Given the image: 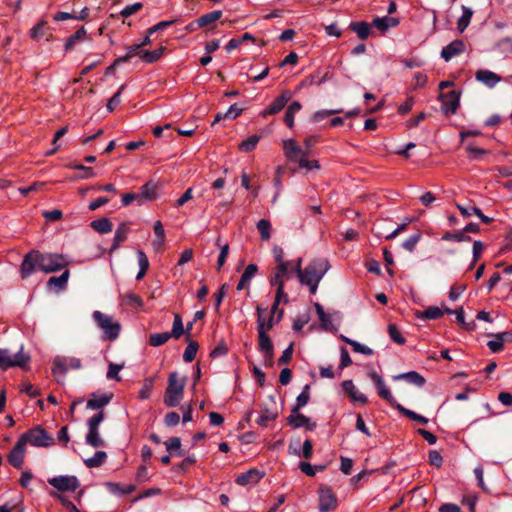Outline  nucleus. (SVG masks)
<instances>
[{
    "label": "nucleus",
    "instance_id": "obj_1",
    "mask_svg": "<svg viewBox=\"0 0 512 512\" xmlns=\"http://www.w3.org/2000/svg\"><path fill=\"white\" fill-rule=\"evenodd\" d=\"M69 265L67 257L58 253H41L32 249L27 252L20 264L19 274L22 279H27L37 270L46 274L58 272Z\"/></svg>",
    "mask_w": 512,
    "mask_h": 512
},
{
    "label": "nucleus",
    "instance_id": "obj_2",
    "mask_svg": "<svg viewBox=\"0 0 512 512\" xmlns=\"http://www.w3.org/2000/svg\"><path fill=\"white\" fill-rule=\"evenodd\" d=\"M329 262L326 259H314L304 269L299 277L302 285L309 287L310 293L315 294L318 285L329 269Z\"/></svg>",
    "mask_w": 512,
    "mask_h": 512
},
{
    "label": "nucleus",
    "instance_id": "obj_3",
    "mask_svg": "<svg viewBox=\"0 0 512 512\" xmlns=\"http://www.w3.org/2000/svg\"><path fill=\"white\" fill-rule=\"evenodd\" d=\"M186 380V377L179 378L176 371L169 373L168 385L163 398L167 407H176L183 399Z\"/></svg>",
    "mask_w": 512,
    "mask_h": 512
},
{
    "label": "nucleus",
    "instance_id": "obj_4",
    "mask_svg": "<svg viewBox=\"0 0 512 512\" xmlns=\"http://www.w3.org/2000/svg\"><path fill=\"white\" fill-rule=\"evenodd\" d=\"M19 439L34 447H50L55 444L54 438L42 426L37 425L20 435Z\"/></svg>",
    "mask_w": 512,
    "mask_h": 512
},
{
    "label": "nucleus",
    "instance_id": "obj_5",
    "mask_svg": "<svg viewBox=\"0 0 512 512\" xmlns=\"http://www.w3.org/2000/svg\"><path fill=\"white\" fill-rule=\"evenodd\" d=\"M29 362L30 356L24 353L23 348L15 354H12L8 349H0V369L3 371L13 367L26 369Z\"/></svg>",
    "mask_w": 512,
    "mask_h": 512
},
{
    "label": "nucleus",
    "instance_id": "obj_6",
    "mask_svg": "<svg viewBox=\"0 0 512 512\" xmlns=\"http://www.w3.org/2000/svg\"><path fill=\"white\" fill-rule=\"evenodd\" d=\"M105 414L101 410L87 421L88 432L85 437V442L87 445L93 448H99L105 446V441L100 436L99 426L101 422L104 420Z\"/></svg>",
    "mask_w": 512,
    "mask_h": 512
},
{
    "label": "nucleus",
    "instance_id": "obj_7",
    "mask_svg": "<svg viewBox=\"0 0 512 512\" xmlns=\"http://www.w3.org/2000/svg\"><path fill=\"white\" fill-rule=\"evenodd\" d=\"M93 319L104 332V337L110 341L115 340L120 333L121 325L119 322L113 321V318L100 311L93 312Z\"/></svg>",
    "mask_w": 512,
    "mask_h": 512
},
{
    "label": "nucleus",
    "instance_id": "obj_8",
    "mask_svg": "<svg viewBox=\"0 0 512 512\" xmlns=\"http://www.w3.org/2000/svg\"><path fill=\"white\" fill-rule=\"evenodd\" d=\"M81 366L82 364L79 358H66L57 356L53 360L52 374L56 378L57 382L60 383V378H64L69 368L80 369Z\"/></svg>",
    "mask_w": 512,
    "mask_h": 512
},
{
    "label": "nucleus",
    "instance_id": "obj_9",
    "mask_svg": "<svg viewBox=\"0 0 512 512\" xmlns=\"http://www.w3.org/2000/svg\"><path fill=\"white\" fill-rule=\"evenodd\" d=\"M319 512H331L338 506V499L333 490L327 485H320L318 489Z\"/></svg>",
    "mask_w": 512,
    "mask_h": 512
},
{
    "label": "nucleus",
    "instance_id": "obj_10",
    "mask_svg": "<svg viewBox=\"0 0 512 512\" xmlns=\"http://www.w3.org/2000/svg\"><path fill=\"white\" fill-rule=\"evenodd\" d=\"M441 100V110L445 115L455 114L460 106V93L456 90H451L448 93H441L439 95Z\"/></svg>",
    "mask_w": 512,
    "mask_h": 512
},
{
    "label": "nucleus",
    "instance_id": "obj_11",
    "mask_svg": "<svg viewBox=\"0 0 512 512\" xmlns=\"http://www.w3.org/2000/svg\"><path fill=\"white\" fill-rule=\"evenodd\" d=\"M48 483L59 491L74 492L80 485L76 476L61 475L48 479Z\"/></svg>",
    "mask_w": 512,
    "mask_h": 512
},
{
    "label": "nucleus",
    "instance_id": "obj_12",
    "mask_svg": "<svg viewBox=\"0 0 512 512\" xmlns=\"http://www.w3.org/2000/svg\"><path fill=\"white\" fill-rule=\"evenodd\" d=\"M286 422L294 429L304 427L307 431H314L317 427L316 422H312L309 417L299 411L291 412V414L286 418Z\"/></svg>",
    "mask_w": 512,
    "mask_h": 512
},
{
    "label": "nucleus",
    "instance_id": "obj_13",
    "mask_svg": "<svg viewBox=\"0 0 512 512\" xmlns=\"http://www.w3.org/2000/svg\"><path fill=\"white\" fill-rule=\"evenodd\" d=\"M387 220L388 219H383L374 225L372 231H373L374 235L377 236L378 238H385L386 240L393 239L397 235H399L401 232L405 231L407 229L408 224L411 223V221H412L411 218H406L405 221L403 223H401L400 225H398L393 231H391L389 233H383L382 225H384Z\"/></svg>",
    "mask_w": 512,
    "mask_h": 512
},
{
    "label": "nucleus",
    "instance_id": "obj_14",
    "mask_svg": "<svg viewBox=\"0 0 512 512\" xmlns=\"http://www.w3.org/2000/svg\"><path fill=\"white\" fill-rule=\"evenodd\" d=\"M26 445L18 439L8 454V462L16 469H21L24 464Z\"/></svg>",
    "mask_w": 512,
    "mask_h": 512
},
{
    "label": "nucleus",
    "instance_id": "obj_15",
    "mask_svg": "<svg viewBox=\"0 0 512 512\" xmlns=\"http://www.w3.org/2000/svg\"><path fill=\"white\" fill-rule=\"evenodd\" d=\"M290 98H291V93L288 90L282 92L278 97H276L272 101V103L266 109H264L260 113V115L263 118H266L269 115H275V114L279 113L286 106V104L290 100Z\"/></svg>",
    "mask_w": 512,
    "mask_h": 512
},
{
    "label": "nucleus",
    "instance_id": "obj_16",
    "mask_svg": "<svg viewBox=\"0 0 512 512\" xmlns=\"http://www.w3.org/2000/svg\"><path fill=\"white\" fill-rule=\"evenodd\" d=\"M466 45L463 40L456 39L449 43L448 45L444 46L441 51V57L445 61H450L453 57L458 56L465 52Z\"/></svg>",
    "mask_w": 512,
    "mask_h": 512
},
{
    "label": "nucleus",
    "instance_id": "obj_17",
    "mask_svg": "<svg viewBox=\"0 0 512 512\" xmlns=\"http://www.w3.org/2000/svg\"><path fill=\"white\" fill-rule=\"evenodd\" d=\"M258 332V347L261 352L268 358L270 365H272L274 357V347L268 333L264 332L263 328H260Z\"/></svg>",
    "mask_w": 512,
    "mask_h": 512
},
{
    "label": "nucleus",
    "instance_id": "obj_18",
    "mask_svg": "<svg viewBox=\"0 0 512 512\" xmlns=\"http://www.w3.org/2000/svg\"><path fill=\"white\" fill-rule=\"evenodd\" d=\"M264 475V472H261L256 468H251L245 473L238 475L235 479V483L240 486L255 485L264 477Z\"/></svg>",
    "mask_w": 512,
    "mask_h": 512
},
{
    "label": "nucleus",
    "instance_id": "obj_19",
    "mask_svg": "<svg viewBox=\"0 0 512 512\" xmlns=\"http://www.w3.org/2000/svg\"><path fill=\"white\" fill-rule=\"evenodd\" d=\"M291 278V267L276 265L273 269V273L269 278V284L271 286L284 285V279Z\"/></svg>",
    "mask_w": 512,
    "mask_h": 512
},
{
    "label": "nucleus",
    "instance_id": "obj_20",
    "mask_svg": "<svg viewBox=\"0 0 512 512\" xmlns=\"http://www.w3.org/2000/svg\"><path fill=\"white\" fill-rule=\"evenodd\" d=\"M452 312H453V310L450 308H447V307L444 310H442L441 308H439L437 306H429L428 308H426L423 311H418L416 313V317L418 319L434 320V319L441 318L445 313L452 314Z\"/></svg>",
    "mask_w": 512,
    "mask_h": 512
},
{
    "label": "nucleus",
    "instance_id": "obj_21",
    "mask_svg": "<svg viewBox=\"0 0 512 512\" xmlns=\"http://www.w3.org/2000/svg\"><path fill=\"white\" fill-rule=\"evenodd\" d=\"M257 312V331H260V328L262 326L264 332L268 333L274 325H276L275 315H269L268 319L266 320L264 318V313L266 312V309L262 308L261 306L256 307Z\"/></svg>",
    "mask_w": 512,
    "mask_h": 512
},
{
    "label": "nucleus",
    "instance_id": "obj_22",
    "mask_svg": "<svg viewBox=\"0 0 512 512\" xmlns=\"http://www.w3.org/2000/svg\"><path fill=\"white\" fill-rule=\"evenodd\" d=\"M342 388L344 392L349 395L352 401L359 402L361 404L368 403V398L357 390L352 380L343 381Z\"/></svg>",
    "mask_w": 512,
    "mask_h": 512
},
{
    "label": "nucleus",
    "instance_id": "obj_23",
    "mask_svg": "<svg viewBox=\"0 0 512 512\" xmlns=\"http://www.w3.org/2000/svg\"><path fill=\"white\" fill-rule=\"evenodd\" d=\"M285 156L289 161L296 162V160L305 152L295 140L288 139L283 143Z\"/></svg>",
    "mask_w": 512,
    "mask_h": 512
},
{
    "label": "nucleus",
    "instance_id": "obj_24",
    "mask_svg": "<svg viewBox=\"0 0 512 512\" xmlns=\"http://www.w3.org/2000/svg\"><path fill=\"white\" fill-rule=\"evenodd\" d=\"M130 232L129 225L127 223H121L114 235L113 244L109 250V254H112L118 247L126 241L128 234Z\"/></svg>",
    "mask_w": 512,
    "mask_h": 512
},
{
    "label": "nucleus",
    "instance_id": "obj_25",
    "mask_svg": "<svg viewBox=\"0 0 512 512\" xmlns=\"http://www.w3.org/2000/svg\"><path fill=\"white\" fill-rule=\"evenodd\" d=\"M475 78L490 88L494 87L501 81V77L499 75L489 70L476 71Z\"/></svg>",
    "mask_w": 512,
    "mask_h": 512
},
{
    "label": "nucleus",
    "instance_id": "obj_26",
    "mask_svg": "<svg viewBox=\"0 0 512 512\" xmlns=\"http://www.w3.org/2000/svg\"><path fill=\"white\" fill-rule=\"evenodd\" d=\"M112 398V393L102 395L92 394V397L87 400L86 406L87 408L93 410L102 409L104 406L110 403Z\"/></svg>",
    "mask_w": 512,
    "mask_h": 512
},
{
    "label": "nucleus",
    "instance_id": "obj_27",
    "mask_svg": "<svg viewBox=\"0 0 512 512\" xmlns=\"http://www.w3.org/2000/svg\"><path fill=\"white\" fill-rule=\"evenodd\" d=\"M394 380H405L417 387H423L426 383V379L416 371H409L393 376Z\"/></svg>",
    "mask_w": 512,
    "mask_h": 512
},
{
    "label": "nucleus",
    "instance_id": "obj_28",
    "mask_svg": "<svg viewBox=\"0 0 512 512\" xmlns=\"http://www.w3.org/2000/svg\"><path fill=\"white\" fill-rule=\"evenodd\" d=\"M70 277V271L65 269V271L60 276H52L47 281V287H54L56 291H62L66 288L68 280Z\"/></svg>",
    "mask_w": 512,
    "mask_h": 512
},
{
    "label": "nucleus",
    "instance_id": "obj_29",
    "mask_svg": "<svg viewBox=\"0 0 512 512\" xmlns=\"http://www.w3.org/2000/svg\"><path fill=\"white\" fill-rule=\"evenodd\" d=\"M106 487L112 494L118 495V496L129 495L132 492H134L136 489V486L134 484L122 485L120 483H115V482H107Z\"/></svg>",
    "mask_w": 512,
    "mask_h": 512
},
{
    "label": "nucleus",
    "instance_id": "obj_30",
    "mask_svg": "<svg viewBox=\"0 0 512 512\" xmlns=\"http://www.w3.org/2000/svg\"><path fill=\"white\" fill-rule=\"evenodd\" d=\"M349 29L355 32L361 40L367 39L371 33V25L365 21L351 22Z\"/></svg>",
    "mask_w": 512,
    "mask_h": 512
},
{
    "label": "nucleus",
    "instance_id": "obj_31",
    "mask_svg": "<svg viewBox=\"0 0 512 512\" xmlns=\"http://www.w3.org/2000/svg\"><path fill=\"white\" fill-rule=\"evenodd\" d=\"M257 271H258V266L256 264H253V263L249 264L245 268L243 274L240 277V280L237 284V290H242L246 286H248L250 280L256 275Z\"/></svg>",
    "mask_w": 512,
    "mask_h": 512
},
{
    "label": "nucleus",
    "instance_id": "obj_32",
    "mask_svg": "<svg viewBox=\"0 0 512 512\" xmlns=\"http://www.w3.org/2000/svg\"><path fill=\"white\" fill-rule=\"evenodd\" d=\"M157 186L152 181L145 183L140 187V192L137 193L139 195V199L152 201L157 198Z\"/></svg>",
    "mask_w": 512,
    "mask_h": 512
},
{
    "label": "nucleus",
    "instance_id": "obj_33",
    "mask_svg": "<svg viewBox=\"0 0 512 512\" xmlns=\"http://www.w3.org/2000/svg\"><path fill=\"white\" fill-rule=\"evenodd\" d=\"M278 417V412L271 410L267 407L261 408L260 415L256 423L261 427H267L269 422L275 421Z\"/></svg>",
    "mask_w": 512,
    "mask_h": 512
},
{
    "label": "nucleus",
    "instance_id": "obj_34",
    "mask_svg": "<svg viewBox=\"0 0 512 512\" xmlns=\"http://www.w3.org/2000/svg\"><path fill=\"white\" fill-rule=\"evenodd\" d=\"M121 304L131 308H141L143 307L144 302L139 295L133 292H128L121 295Z\"/></svg>",
    "mask_w": 512,
    "mask_h": 512
},
{
    "label": "nucleus",
    "instance_id": "obj_35",
    "mask_svg": "<svg viewBox=\"0 0 512 512\" xmlns=\"http://www.w3.org/2000/svg\"><path fill=\"white\" fill-rule=\"evenodd\" d=\"M222 17V11L221 10H214L212 12L203 14L200 16L197 20V26L198 27H206L216 21H218Z\"/></svg>",
    "mask_w": 512,
    "mask_h": 512
},
{
    "label": "nucleus",
    "instance_id": "obj_36",
    "mask_svg": "<svg viewBox=\"0 0 512 512\" xmlns=\"http://www.w3.org/2000/svg\"><path fill=\"white\" fill-rule=\"evenodd\" d=\"M379 397L387 401L392 407L396 409V405L399 404L393 397L390 389L386 386L384 380L380 384L375 385Z\"/></svg>",
    "mask_w": 512,
    "mask_h": 512
},
{
    "label": "nucleus",
    "instance_id": "obj_37",
    "mask_svg": "<svg viewBox=\"0 0 512 512\" xmlns=\"http://www.w3.org/2000/svg\"><path fill=\"white\" fill-rule=\"evenodd\" d=\"M165 50H166V47H164V46H161L158 49H155L153 51L142 50L141 60L146 63H149V64L155 63L162 57Z\"/></svg>",
    "mask_w": 512,
    "mask_h": 512
},
{
    "label": "nucleus",
    "instance_id": "obj_38",
    "mask_svg": "<svg viewBox=\"0 0 512 512\" xmlns=\"http://www.w3.org/2000/svg\"><path fill=\"white\" fill-rule=\"evenodd\" d=\"M473 16V10L469 7L462 6V15L457 21V29L460 33H463L471 22Z\"/></svg>",
    "mask_w": 512,
    "mask_h": 512
},
{
    "label": "nucleus",
    "instance_id": "obj_39",
    "mask_svg": "<svg viewBox=\"0 0 512 512\" xmlns=\"http://www.w3.org/2000/svg\"><path fill=\"white\" fill-rule=\"evenodd\" d=\"M90 226L100 234H106L112 231L113 224L108 218L93 220Z\"/></svg>",
    "mask_w": 512,
    "mask_h": 512
},
{
    "label": "nucleus",
    "instance_id": "obj_40",
    "mask_svg": "<svg viewBox=\"0 0 512 512\" xmlns=\"http://www.w3.org/2000/svg\"><path fill=\"white\" fill-rule=\"evenodd\" d=\"M310 400V387L305 385L302 392L297 396L296 403L291 408V412H298L301 408L306 406Z\"/></svg>",
    "mask_w": 512,
    "mask_h": 512
},
{
    "label": "nucleus",
    "instance_id": "obj_41",
    "mask_svg": "<svg viewBox=\"0 0 512 512\" xmlns=\"http://www.w3.org/2000/svg\"><path fill=\"white\" fill-rule=\"evenodd\" d=\"M309 152L305 151L303 154L296 160L300 168H304L306 170H318L321 168L318 160H308Z\"/></svg>",
    "mask_w": 512,
    "mask_h": 512
},
{
    "label": "nucleus",
    "instance_id": "obj_42",
    "mask_svg": "<svg viewBox=\"0 0 512 512\" xmlns=\"http://www.w3.org/2000/svg\"><path fill=\"white\" fill-rule=\"evenodd\" d=\"M396 409L402 414L404 415L405 417L409 418L410 420L412 421H416L420 424H427L428 423V419L420 414H417L416 412L412 411V410H409L405 407H403L401 404H397L396 405Z\"/></svg>",
    "mask_w": 512,
    "mask_h": 512
},
{
    "label": "nucleus",
    "instance_id": "obj_43",
    "mask_svg": "<svg viewBox=\"0 0 512 512\" xmlns=\"http://www.w3.org/2000/svg\"><path fill=\"white\" fill-rule=\"evenodd\" d=\"M442 240L445 241H454V242H470L471 237L466 234L464 228L462 230L454 231V232H446L442 236Z\"/></svg>",
    "mask_w": 512,
    "mask_h": 512
},
{
    "label": "nucleus",
    "instance_id": "obj_44",
    "mask_svg": "<svg viewBox=\"0 0 512 512\" xmlns=\"http://www.w3.org/2000/svg\"><path fill=\"white\" fill-rule=\"evenodd\" d=\"M106 459L107 453L105 451H96L93 457L84 460V464L88 468H96L101 466Z\"/></svg>",
    "mask_w": 512,
    "mask_h": 512
},
{
    "label": "nucleus",
    "instance_id": "obj_45",
    "mask_svg": "<svg viewBox=\"0 0 512 512\" xmlns=\"http://www.w3.org/2000/svg\"><path fill=\"white\" fill-rule=\"evenodd\" d=\"M465 149L468 153V158L470 160H479L484 155H487L489 153V151L486 149L476 147L474 142L467 143Z\"/></svg>",
    "mask_w": 512,
    "mask_h": 512
},
{
    "label": "nucleus",
    "instance_id": "obj_46",
    "mask_svg": "<svg viewBox=\"0 0 512 512\" xmlns=\"http://www.w3.org/2000/svg\"><path fill=\"white\" fill-rule=\"evenodd\" d=\"M166 450L173 455L184 456V451L181 450V439L179 437H171L165 442Z\"/></svg>",
    "mask_w": 512,
    "mask_h": 512
},
{
    "label": "nucleus",
    "instance_id": "obj_47",
    "mask_svg": "<svg viewBox=\"0 0 512 512\" xmlns=\"http://www.w3.org/2000/svg\"><path fill=\"white\" fill-rule=\"evenodd\" d=\"M138 257V264H139V272L136 275V280H141L144 275L146 274L148 268H149V259L144 251L139 250L137 252Z\"/></svg>",
    "mask_w": 512,
    "mask_h": 512
},
{
    "label": "nucleus",
    "instance_id": "obj_48",
    "mask_svg": "<svg viewBox=\"0 0 512 512\" xmlns=\"http://www.w3.org/2000/svg\"><path fill=\"white\" fill-rule=\"evenodd\" d=\"M260 140L259 135H251L246 140L239 143L238 148L240 151L249 153L252 152Z\"/></svg>",
    "mask_w": 512,
    "mask_h": 512
},
{
    "label": "nucleus",
    "instance_id": "obj_49",
    "mask_svg": "<svg viewBox=\"0 0 512 512\" xmlns=\"http://www.w3.org/2000/svg\"><path fill=\"white\" fill-rule=\"evenodd\" d=\"M86 30L84 26L80 27L74 34H72L65 42V50L69 51L75 47V44L78 40L83 39L86 36Z\"/></svg>",
    "mask_w": 512,
    "mask_h": 512
},
{
    "label": "nucleus",
    "instance_id": "obj_50",
    "mask_svg": "<svg viewBox=\"0 0 512 512\" xmlns=\"http://www.w3.org/2000/svg\"><path fill=\"white\" fill-rule=\"evenodd\" d=\"M257 229L260 233V237L264 241H268L271 238V223L267 219H261L257 222Z\"/></svg>",
    "mask_w": 512,
    "mask_h": 512
},
{
    "label": "nucleus",
    "instance_id": "obj_51",
    "mask_svg": "<svg viewBox=\"0 0 512 512\" xmlns=\"http://www.w3.org/2000/svg\"><path fill=\"white\" fill-rule=\"evenodd\" d=\"M171 337L179 339L185 333L182 318L179 314L174 315V321L172 325V331L169 332Z\"/></svg>",
    "mask_w": 512,
    "mask_h": 512
},
{
    "label": "nucleus",
    "instance_id": "obj_52",
    "mask_svg": "<svg viewBox=\"0 0 512 512\" xmlns=\"http://www.w3.org/2000/svg\"><path fill=\"white\" fill-rule=\"evenodd\" d=\"M171 337L169 332L154 333L149 336V344L158 347L165 344Z\"/></svg>",
    "mask_w": 512,
    "mask_h": 512
},
{
    "label": "nucleus",
    "instance_id": "obj_53",
    "mask_svg": "<svg viewBox=\"0 0 512 512\" xmlns=\"http://www.w3.org/2000/svg\"><path fill=\"white\" fill-rule=\"evenodd\" d=\"M188 345L183 354V360L185 362H192L197 354L199 345L196 341L188 340Z\"/></svg>",
    "mask_w": 512,
    "mask_h": 512
},
{
    "label": "nucleus",
    "instance_id": "obj_54",
    "mask_svg": "<svg viewBox=\"0 0 512 512\" xmlns=\"http://www.w3.org/2000/svg\"><path fill=\"white\" fill-rule=\"evenodd\" d=\"M398 23L399 21L392 17L375 18L373 20V25L382 31L387 30L390 25L396 26Z\"/></svg>",
    "mask_w": 512,
    "mask_h": 512
},
{
    "label": "nucleus",
    "instance_id": "obj_55",
    "mask_svg": "<svg viewBox=\"0 0 512 512\" xmlns=\"http://www.w3.org/2000/svg\"><path fill=\"white\" fill-rule=\"evenodd\" d=\"M154 387V378H146L143 381L142 388L139 391V399L146 400L151 396L152 389Z\"/></svg>",
    "mask_w": 512,
    "mask_h": 512
},
{
    "label": "nucleus",
    "instance_id": "obj_56",
    "mask_svg": "<svg viewBox=\"0 0 512 512\" xmlns=\"http://www.w3.org/2000/svg\"><path fill=\"white\" fill-rule=\"evenodd\" d=\"M452 313L455 314L456 321H457L458 325H460L465 330L472 331L475 328V323L474 322L467 323L465 321L464 310H463L462 307H460V308H458L456 310H453Z\"/></svg>",
    "mask_w": 512,
    "mask_h": 512
},
{
    "label": "nucleus",
    "instance_id": "obj_57",
    "mask_svg": "<svg viewBox=\"0 0 512 512\" xmlns=\"http://www.w3.org/2000/svg\"><path fill=\"white\" fill-rule=\"evenodd\" d=\"M69 167L71 169L82 171V174H80L78 176L79 179H89V178H93L96 175L93 168L84 166L83 164H80V163H72L69 165Z\"/></svg>",
    "mask_w": 512,
    "mask_h": 512
},
{
    "label": "nucleus",
    "instance_id": "obj_58",
    "mask_svg": "<svg viewBox=\"0 0 512 512\" xmlns=\"http://www.w3.org/2000/svg\"><path fill=\"white\" fill-rule=\"evenodd\" d=\"M221 238L218 237L216 240V245L220 247V254L217 260V270H220L222 266L225 264L227 256L229 254V245L226 243L224 245L220 244Z\"/></svg>",
    "mask_w": 512,
    "mask_h": 512
},
{
    "label": "nucleus",
    "instance_id": "obj_59",
    "mask_svg": "<svg viewBox=\"0 0 512 512\" xmlns=\"http://www.w3.org/2000/svg\"><path fill=\"white\" fill-rule=\"evenodd\" d=\"M388 334L392 341L399 345H403L406 342L405 337L401 334L398 327L395 324L388 325Z\"/></svg>",
    "mask_w": 512,
    "mask_h": 512
},
{
    "label": "nucleus",
    "instance_id": "obj_60",
    "mask_svg": "<svg viewBox=\"0 0 512 512\" xmlns=\"http://www.w3.org/2000/svg\"><path fill=\"white\" fill-rule=\"evenodd\" d=\"M50 495L53 497H56L68 512H81L75 506V504L73 502H71L70 500H68L65 496L58 494L56 492H51Z\"/></svg>",
    "mask_w": 512,
    "mask_h": 512
},
{
    "label": "nucleus",
    "instance_id": "obj_61",
    "mask_svg": "<svg viewBox=\"0 0 512 512\" xmlns=\"http://www.w3.org/2000/svg\"><path fill=\"white\" fill-rule=\"evenodd\" d=\"M125 85H121L118 91L108 100L106 105L108 111L112 112L121 102V93L124 90Z\"/></svg>",
    "mask_w": 512,
    "mask_h": 512
},
{
    "label": "nucleus",
    "instance_id": "obj_62",
    "mask_svg": "<svg viewBox=\"0 0 512 512\" xmlns=\"http://www.w3.org/2000/svg\"><path fill=\"white\" fill-rule=\"evenodd\" d=\"M273 256H274V259H275V262L277 263V265L291 267L292 262L285 260L284 250L281 247L275 246L273 248Z\"/></svg>",
    "mask_w": 512,
    "mask_h": 512
},
{
    "label": "nucleus",
    "instance_id": "obj_63",
    "mask_svg": "<svg viewBox=\"0 0 512 512\" xmlns=\"http://www.w3.org/2000/svg\"><path fill=\"white\" fill-rule=\"evenodd\" d=\"M229 289V286L227 283H224L220 286L219 290L214 294V298H215V309L216 311L219 310L220 308V305L223 301V299L225 298L226 294H227V291Z\"/></svg>",
    "mask_w": 512,
    "mask_h": 512
},
{
    "label": "nucleus",
    "instance_id": "obj_64",
    "mask_svg": "<svg viewBox=\"0 0 512 512\" xmlns=\"http://www.w3.org/2000/svg\"><path fill=\"white\" fill-rule=\"evenodd\" d=\"M420 238H421L420 232L411 235L402 243L403 248H405L409 252H412L415 249Z\"/></svg>",
    "mask_w": 512,
    "mask_h": 512
}]
</instances>
